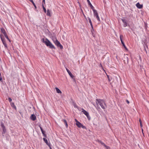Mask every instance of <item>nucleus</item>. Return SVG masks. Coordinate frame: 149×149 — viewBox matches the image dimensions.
Listing matches in <instances>:
<instances>
[{
	"mask_svg": "<svg viewBox=\"0 0 149 149\" xmlns=\"http://www.w3.org/2000/svg\"><path fill=\"white\" fill-rule=\"evenodd\" d=\"M63 122H64L66 127L67 128L68 127V125L67 123V121L65 120H63Z\"/></svg>",
	"mask_w": 149,
	"mask_h": 149,
	"instance_id": "obj_20",
	"label": "nucleus"
},
{
	"mask_svg": "<svg viewBox=\"0 0 149 149\" xmlns=\"http://www.w3.org/2000/svg\"><path fill=\"white\" fill-rule=\"evenodd\" d=\"M33 4L35 9L37 8V7L33 0H29Z\"/></svg>",
	"mask_w": 149,
	"mask_h": 149,
	"instance_id": "obj_19",
	"label": "nucleus"
},
{
	"mask_svg": "<svg viewBox=\"0 0 149 149\" xmlns=\"http://www.w3.org/2000/svg\"><path fill=\"white\" fill-rule=\"evenodd\" d=\"M142 131L143 132V129H142Z\"/></svg>",
	"mask_w": 149,
	"mask_h": 149,
	"instance_id": "obj_42",
	"label": "nucleus"
},
{
	"mask_svg": "<svg viewBox=\"0 0 149 149\" xmlns=\"http://www.w3.org/2000/svg\"><path fill=\"white\" fill-rule=\"evenodd\" d=\"M52 40L53 42H54V41H55L56 40H57V38L54 37H53L52 38Z\"/></svg>",
	"mask_w": 149,
	"mask_h": 149,
	"instance_id": "obj_26",
	"label": "nucleus"
},
{
	"mask_svg": "<svg viewBox=\"0 0 149 149\" xmlns=\"http://www.w3.org/2000/svg\"><path fill=\"white\" fill-rule=\"evenodd\" d=\"M123 35H120V40L121 41L122 44L123 46H124V48L125 49H127L126 47L124 42H123V41L122 40V38H123Z\"/></svg>",
	"mask_w": 149,
	"mask_h": 149,
	"instance_id": "obj_9",
	"label": "nucleus"
},
{
	"mask_svg": "<svg viewBox=\"0 0 149 149\" xmlns=\"http://www.w3.org/2000/svg\"><path fill=\"white\" fill-rule=\"evenodd\" d=\"M1 32L3 33L4 35L6 34V32L5 30L3 28H1Z\"/></svg>",
	"mask_w": 149,
	"mask_h": 149,
	"instance_id": "obj_17",
	"label": "nucleus"
},
{
	"mask_svg": "<svg viewBox=\"0 0 149 149\" xmlns=\"http://www.w3.org/2000/svg\"><path fill=\"white\" fill-rule=\"evenodd\" d=\"M1 128L3 130V132H2V134H3V136H4L3 134H5L6 132V129L5 128V126L4 125V124L3 123H1Z\"/></svg>",
	"mask_w": 149,
	"mask_h": 149,
	"instance_id": "obj_7",
	"label": "nucleus"
},
{
	"mask_svg": "<svg viewBox=\"0 0 149 149\" xmlns=\"http://www.w3.org/2000/svg\"><path fill=\"white\" fill-rule=\"evenodd\" d=\"M1 76V73H0V76Z\"/></svg>",
	"mask_w": 149,
	"mask_h": 149,
	"instance_id": "obj_41",
	"label": "nucleus"
},
{
	"mask_svg": "<svg viewBox=\"0 0 149 149\" xmlns=\"http://www.w3.org/2000/svg\"><path fill=\"white\" fill-rule=\"evenodd\" d=\"M45 3V0H43L42 1V5L43 6V5H44V4Z\"/></svg>",
	"mask_w": 149,
	"mask_h": 149,
	"instance_id": "obj_30",
	"label": "nucleus"
},
{
	"mask_svg": "<svg viewBox=\"0 0 149 149\" xmlns=\"http://www.w3.org/2000/svg\"><path fill=\"white\" fill-rule=\"evenodd\" d=\"M148 136H149V135H148Z\"/></svg>",
	"mask_w": 149,
	"mask_h": 149,
	"instance_id": "obj_43",
	"label": "nucleus"
},
{
	"mask_svg": "<svg viewBox=\"0 0 149 149\" xmlns=\"http://www.w3.org/2000/svg\"><path fill=\"white\" fill-rule=\"evenodd\" d=\"M43 140L44 142L46 143V144L48 146H50V143H48L47 141V140L45 138H43Z\"/></svg>",
	"mask_w": 149,
	"mask_h": 149,
	"instance_id": "obj_15",
	"label": "nucleus"
},
{
	"mask_svg": "<svg viewBox=\"0 0 149 149\" xmlns=\"http://www.w3.org/2000/svg\"><path fill=\"white\" fill-rule=\"evenodd\" d=\"M90 25H91V28H92V29H93V26L92 23L91 24H90Z\"/></svg>",
	"mask_w": 149,
	"mask_h": 149,
	"instance_id": "obj_31",
	"label": "nucleus"
},
{
	"mask_svg": "<svg viewBox=\"0 0 149 149\" xmlns=\"http://www.w3.org/2000/svg\"><path fill=\"white\" fill-rule=\"evenodd\" d=\"M40 129L41 130V132H42V134H43V135H45V132L43 131V130L42 129V128L41 127H40Z\"/></svg>",
	"mask_w": 149,
	"mask_h": 149,
	"instance_id": "obj_24",
	"label": "nucleus"
},
{
	"mask_svg": "<svg viewBox=\"0 0 149 149\" xmlns=\"http://www.w3.org/2000/svg\"><path fill=\"white\" fill-rule=\"evenodd\" d=\"M92 103L95 107H96V106H95V105L94 104V103Z\"/></svg>",
	"mask_w": 149,
	"mask_h": 149,
	"instance_id": "obj_37",
	"label": "nucleus"
},
{
	"mask_svg": "<svg viewBox=\"0 0 149 149\" xmlns=\"http://www.w3.org/2000/svg\"><path fill=\"white\" fill-rule=\"evenodd\" d=\"M8 100L9 101V102H11V101H12V99L10 97H9L8 98Z\"/></svg>",
	"mask_w": 149,
	"mask_h": 149,
	"instance_id": "obj_29",
	"label": "nucleus"
},
{
	"mask_svg": "<svg viewBox=\"0 0 149 149\" xmlns=\"http://www.w3.org/2000/svg\"><path fill=\"white\" fill-rule=\"evenodd\" d=\"M54 43L58 47H59L61 49L63 48V46L58 40H56L55 41H54Z\"/></svg>",
	"mask_w": 149,
	"mask_h": 149,
	"instance_id": "obj_5",
	"label": "nucleus"
},
{
	"mask_svg": "<svg viewBox=\"0 0 149 149\" xmlns=\"http://www.w3.org/2000/svg\"><path fill=\"white\" fill-rule=\"evenodd\" d=\"M127 102L128 104L129 103V102L128 100H127Z\"/></svg>",
	"mask_w": 149,
	"mask_h": 149,
	"instance_id": "obj_35",
	"label": "nucleus"
},
{
	"mask_svg": "<svg viewBox=\"0 0 149 149\" xmlns=\"http://www.w3.org/2000/svg\"><path fill=\"white\" fill-rule=\"evenodd\" d=\"M30 118L31 120H32L34 121L36 119V116L34 114H32L31 115Z\"/></svg>",
	"mask_w": 149,
	"mask_h": 149,
	"instance_id": "obj_12",
	"label": "nucleus"
},
{
	"mask_svg": "<svg viewBox=\"0 0 149 149\" xmlns=\"http://www.w3.org/2000/svg\"><path fill=\"white\" fill-rule=\"evenodd\" d=\"M11 106L13 108L16 109V107L15 106V105L14 104L13 102H12L10 104Z\"/></svg>",
	"mask_w": 149,
	"mask_h": 149,
	"instance_id": "obj_18",
	"label": "nucleus"
},
{
	"mask_svg": "<svg viewBox=\"0 0 149 149\" xmlns=\"http://www.w3.org/2000/svg\"><path fill=\"white\" fill-rule=\"evenodd\" d=\"M99 142L100 143L102 144V145L103 146H105V144L101 141H99Z\"/></svg>",
	"mask_w": 149,
	"mask_h": 149,
	"instance_id": "obj_23",
	"label": "nucleus"
},
{
	"mask_svg": "<svg viewBox=\"0 0 149 149\" xmlns=\"http://www.w3.org/2000/svg\"><path fill=\"white\" fill-rule=\"evenodd\" d=\"M50 148V149H52V148L51 147V144H50V146H49Z\"/></svg>",
	"mask_w": 149,
	"mask_h": 149,
	"instance_id": "obj_33",
	"label": "nucleus"
},
{
	"mask_svg": "<svg viewBox=\"0 0 149 149\" xmlns=\"http://www.w3.org/2000/svg\"><path fill=\"white\" fill-rule=\"evenodd\" d=\"M74 106L75 107H77V106L76 105H74Z\"/></svg>",
	"mask_w": 149,
	"mask_h": 149,
	"instance_id": "obj_39",
	"label": "nucleus"
},
{
	"mask_svg": "<svg viewBox=\"0 0 149 149\" xmlns=\"http://www.w3.org/2000/svg\"><path fill=\"white\" fill-rule=\"evenodd\" d=\"M92 10L93 12V15L94 16L96 17L98 21H100V19L97 10H95L94 8L92 9Z\"/></svg>",
	"mask_w": 149,
	"mask_h": 149,
	"instance_id": "obj_4",
	"label": "nucleus"
},
{
	"mask_svg": "<svg viewBox=\"0 0 149 149\" xmlns=\"http://www.w3.org/2000/svg\"><path fill=\"white\" fill-rule=\"evenodd\" d=\"M42 42L45 43L47 47H49L51 49H55V47L52 43L47 39L46 38L45 39L44 38H42Z\"/></svg>",
	"mask_w": 149,
	"mask_h": 149,
	"instance_id": "obj_2",
	"label": "nucleus"
},
{
	"mask_svg": "<svg viewBox=\"0 0 149 149\" xmlns=\"http://www.w3.org/2000/svg\"><path fill=\"white\" fill-rule=\"evenodd\" d=\"M122 20L123 22V26L124 27H125L127 26V24L126 20L122 19Z\"/></svg>",
	"mask_w": 149,
	"mask_h": 149,
	"instance_id": "obj_14",
	"label": "nucleus"
},
{
	"mask_svg": "<svg viewBox=\"0 0 149 149\" xmlns=\"http://www.w3.org/2000/svg\"><path fill=\"white\" fill-rule=\"evenodd\" d=\"M4 36H5V37L7 38V39L8 40V41H9L10 42V40L9 39V38H8V36H7V35L6 34H5V35H4Z\"/></svg>",
	"mask_w": 149,
	"mask_h": 149,
	"instance_id": "obj_22",
	"label": "nucleus"
},
{
	"mask_svg": "<svg viewBox=\"0 0 149 149\" xmlns=\"http://www.w3.org/2000/svg\"><path fill=\"white\" fill-rule=\"evenodd\" d=\"M0 37L1 38V40L3 42V45H4V47L6 49H7L8 48L7 45L6 44V42L5 41V39L3 38L2 37V35H0Z\"/></svg>",
	"mask_w": 149,
	"mask_h": 149,
	"instance_id": "obj_6",
	"label": "nucleus"
},
{
	"mask_svg": "<svg viewBox=\"0 0 149 149\" xmlns=\"http://www.w3.org/2000/svg\"><path fill=\"white\" fill-rule=\"evenodd\" d=\"M96 103L97 105L99 104L101 107L103 109H105L107 107V105L105 101L102 99H96Z\"/></svg>",
	"mask_w": 149,
	"mask_h": 149,
	"instance_id": "obj_1",
	"label": "nucleus"
},
{
	"mask_svg": "<svg viewBox=\"0 0 149 149\" xmlns=\"http://www.w3.org/2000/svg\"><path fill=\"white\" fill-rule=\"evenodd\" d=\"M56 91L57 93H61V92L58 88L56 87L55 88Z\"/></svg>",
	"mask_w": 149,
	"mask_h": 149,
	"instance_id": "obj_16",
	"label": "nucleus"
},
{
	"mask_svg": "<svg viewBox=\"0 0 149 149\" xmlns=\"http://www.w3.org/2000/svg\"><path fill=\"white\" fill-rule=\"evenodd\" d=\"M82 112L87 116L88 119H90V117L89 115L88 112L84 110V109H82Z\"/></svg>",
	"mask_w": 149,
	"mask_h": 149,
	"instance_id": "obj_8",
	"label": "nucleus"
},
{
	"mask_svg": "<svg viewBox=\"0 0 149 149\" xmlns=\"http://www.w3.org/2000/svg\"><path fill=\"white\" fill-rule=\"evenodd\" d=\"M140 126H141V127H142V123H141V122H140Z\"/></svg>",
	"mask_w": 149,
	"mask_h": 149,
	"instance_id": "obj_32",
	"label": "nucleus"
},
{
	"mask_svg": "<svg viewBox=\"0 0 149 149\" xmlns=\"http://www.w3.org/2000/svg\"><path fill=\"white\" fill-rule=\"evenodd\" d=\"M97 108H99L100 109V107H96V108L97 109V110H98V109Z\"/></svg>",
	"mask_w": 149,
	"mask_h": 149,
	"instance_id": "obj_38",
	"label": "nucleus"
},
{
	"mask_svg": "<svg viewBox=\"0 0 149 149\" xmlns=\"http://www.w3.org/2000/svg\"><path fill=\"white\" fill-rule=\"evenodd\" d=\"M2 80V78L1 77H0V81H1Z\"/></svg>",
	"mask_w": 149,
	"mask_h": 149,
	"instance_id": "obj_34",
	"label": "nucleus"
},
{
	"mask_svg": "<svg viewBox=\"0 0 149 149\" xmlns=\"http://www.w3.org/2000/svg\"><path fill=\"white\" fill-rule=\"evenodd\" d=\"M47 16H50V13L49 10H48L47 11Z\"/></svg>",
	"mask_w": 149,
	"mask_h": 149,
	"instance_id": "obj_21",
	"label": "nucleus"
},
{
	"mask_svg": "<svg viewBox=\"0 0 149 149\" xmlns=\"http://www.w3.org/2000/svg\"><path fill=\"white\" fill-rule=\"evenodd\" d=\"M84 17L86 18V16L84 15Z\"/></svg>",
	"mask_w": 149,
	"mask_h": 149,
	"instance_id": "obj_36",
	"label": "nucleus"
},
{
	"mask_svg": "<svg viewBox=\"0 0 149 149\" xmlns=\"http://www.w3.org/2000/svg\"><path fill=\"white\" fill-rule=\"evenodd\" d=\"M104 147L105 148H106L107 149H110V147L109 146H107L106 145H105V146H104Z\"/></svg>",
	"mask_w": 149,
	"mask_h": 149,
	"instance_id": "obj_28",
	"label": "nucleus"
},
{
	"mask_svg": "<svg viewBox=\"0 0 149 149\" xmlns=\"http://www.w3.org/2000/svg\"><path fill=\"white\" fill-rule=\"evenodd\" d=\"M42 6L44 12H45V13H46V10L45 8L44 7V6H43V5Z\"/></svg>",
	"mask_w": 149,
	"mask_h": 149,
	"instance_id": "obj_25",
	"label": "nucleus"
},
{
	"mask_svg": "<svg viewBox=\"0 0 149 149\" xmlns=\"http://www.w3.org/2000/svg\"><path fill=\"white\" fill-rule=\"evenodd\" d=\"M75 120L76 122V125L79 128L82 127L83 129H86L85 126H84L80 123L78 121L77 119H75Z\"/></svg>",
	"mask_w": 149,
	"mask_h": 149,
	"instance_id": "obj_3",
	"label": "nucleus"
},
{
	"mask_svg": "<svg viewBox=\"0 0 149 149\" xmlns=\"http://www.w3.org/2000/svg\"><path fill=\"white\" fill-rule=\"evenodd\" d=\"M136 7L139 9H141L143 7V5L140 4L139 3H137L136 4Z\"/></svg>",
	"mask_w": 149,
	"mask_h": 149,
	"instance_id": "obj_10",
	"label": "nucleus"
},
{
	"mask_svg": "<svg viewBox=\"0 0 149 149\" xmlns=\"http://www.w3.org/2000/svg\"><path fill=\"white\" fill-rule=\"evenodd\" d=\"M88 4L90 6L92 10L94 8V7L93 6L89 0H87Z\"/></svg>",
	"mask_w": 149,
	"mask_h": 149,
	"instance_id": "obj_13",
	"label": "nucleus"
},
{
	"mask_svg": "<svg viewBox=\"0 0 149 149\" xmlns=\"http://www.w3.org/2000/svg\"><path fill=\"white\" fill-rule=\"evenodd\" d=\"M139 122L140 123V122H141V120L140 119L139 120Z\"/></svg>",
	"mask_w": 149,
	"mask_h": 149,
	"instance_id": "obj_40",
	"label": "nucleus"
},
{
	"mask_svg": "<svg viewBox=\"0 0 149 149\" xmlns=\"http://www.w3.org/2000/svg\"><path fill=\"white\" fill-rule=\"evenodd\" d=\"M66 69L67 72H68V73L69 75L70 76V77H72V78H73V77L74 76H73V74H72L71 72H70V71L67 68H66Z\"/></svg>",
	"mask_w": 149,
	"mask_h": 149,
	"instance_id": "obj_11",
	"label": "nucleus"
},
{
	"mask_svg": "<svg viewBox=\"0 0 149 149\" xmlns=\"http://www.w3.org/2000/svg\"><path fill=\"white\" fill-rule=\"evenodd\" d=\"M88 18L89 20V22L90 24H91L92 23V22H91V19L89 17H88Z\"/></svg>",
	"mask_w": 149,
	"mask_h": 149,
	"instance_id": "obj_27",
	"label": "nucleus"
}]
</instances>
